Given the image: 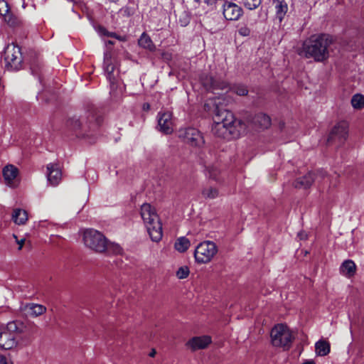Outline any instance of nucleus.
Listing matches in <instances>:
<instances>
[{
    "mask_svg": "<svg viewBox=\"0 0 364 364\" xmlns=\"http://www.w3.org/2000/svg\"><path fill=\"white\" fill-rule=\"evenodd\" d=\"M213 125L212 132L218 137L225 139L237 138L245 133V124L239 119H236L233 114L224 109H221L215 102L213 104Z\"/></svg>",
    "mask_w": 364,
    "mask_h": 364,
    "instance_id": "f257e3e1",
    "label": "nucleus"
},
{
    "mask_svg": "<svg viewBox=\"0 0 364 364\" xmlns=\"http://www.w3.org/2000/svg\"><path fill=\"white\" fill-rule=\"evenodd\" d=\"M102 122V116L97 113L96 108L92 107L84 114L69 117L66 127L77 137H85L90 135V132H95Z\"/></svg>",
    "mask_w": 364,
    "mask_h": 364,
    "instance_id": "f03ea898",
    "label": "nucleus"
},
{
    "mask_svg": "<svg viewBox=\"0 0 364 364\" xmlns=\"http://www.w3.org/2000/svg\"><path fill=\"white\" fill-rule=\"evenodd\" d=\"M332 43L333 38L328 35H313L304 41L299 54L314 58L316 62H323L329 57V47Z\"/></svg>",
    "mask_w": 364,
    "mask_h": 364,
    "instance_id": "7ed1b4c3",
    "label": "nucleus"
},
{
    "mask_svg": "<svg viewBox=\"0 0 364 364\" xmlns=\"http://www.w3.org/2000/svg\"><path fill=\"white\" fill-rule=\"evenodd\" d=\"M140 215L151 240L159 242L163 236L162 224L155 208L149 203H144L141 206Z\"/></svg>",
    "mask_w": 364,
    "mask_h": 364,
    "instance_id": "20e7f679",
    "label": "nucleus"
},
{
    "mask_svg": "<svg viewBox=\"0 0 364 364\" xmlns=\"http://www.w3.org/2000/svg\"><path fill=\"white\" fill-rule=\"evenodd\" d=\"M21 332V329L16 321L7 323L6 326L0 327V348L9 350L17 344V336Z\"/></svg>",
    "mask_w": 364,
    "mask_h": 364,
    "instance_id": "39448f33",
    "label": "nucleus"
},
{
    "mask_svg": "<svg viewBox=\"0 0 364 364\" xmlns=\"http://www.w3.org/2000/svg\"><path fill=\"white\" fill-rule=\"evenodd\" d=\"M272 343L276 347L289 349L294 339L291 331L284 324L276 325L270 333Z\"/></svg>",
    "mask_w": 364,
    "mask_h": 364,
    "instance_id": "423d86ee",
    "label": "nucleus"
},
{
    "mask_svg": "<svg viewBox=\"0 0 364 364\" xmlns=\"http://www.w3.org/2000/svg\"><path fill=\"white\" fill-rule=\"evenodd\" d=\"M107 240L102 233L94 229H87L83 234L85 245L98 253L105 252Z\"/></svg>",
    "mask_w": 364,
    "mask_h": 364,
    "instance_id": "0eeeda50",
    "label": "nucleus"
},
{
    "mask_svg": "<svg viewBox=\"0 0 364 364\" xmlns=\"http://www.w3.org/2000/svg\"><path fill=\"white\" fill-rule=\"evenodd\" d=\"M217 252L218 247L215 243L206 240L197 245L194 251V257L196 262L205 264L210 262Z\"/></svg>",
    "mask_w": 364,
    "mask_h": 364,
    "instance_id": "6e6552de",
    "label": "nucleus"
},
{
    "mask_svg": "<svg viewBox=\"0 0 364 364\" xmlns=\"http://www.w3.org/2000/svg\"><path fill=\"white\" fill-rule=\"evenodd\" d=\"M4 60L8 69L19 70L23 62L21 48L14 44L9 45L4 51Z\"/></svg>",
    "mask_w": 364,
    "mask_h": 364,
    "instance_id": "1a4fd4ad",
    "label": "nucleus"
},
{
    "mask_svg": "<svg viewBox=\"0 0 364 364\" xmlns=\"http://www.w3.org/2000/svg\"><path fill=\"white\" fill-rule=\"evenodd\" d=\"M223 14L228 21H237L242 15V9L236 4L230 1H225L223 4Z\"/></svg>",
    "mask_w": 364,
    "mask_h": 364,
    "instance_id": "9d476101",
    "label": "nucleus"
},
{
    "mask_svg": "<svg viewBox=\"0 0 364 364\" xmlns=\"http://www.w3.org/2000/svg\"><path fill=\"white\" fill-rule=\"evenodd\" d=\"M158 125L160 128V131L166 134H171L173 130L172 113L169 111L159 112Z\"/></svg>",
    "mask_w": 364,
    "mask_h": 364,
    "instance_id": "9b49d317",
    "label": "nucleus"
},
{
    "mask_svg": "<svg viewBox=\"0 0 364 364\" xmlns=\"http://www.w3.org/2000/svg\"><path fill=\"white\" fill-rule=\"evenodd\" d=\"M348 127L346 122H338L331 130L328 138L330 142L338 139L341 142L345 141L348 136Z\"/></svg>",
    "mask_w": 364,
    "mask_h": 364,
    "instance_id": "f8f14e48",
    "label": "nucleus"
},
{
    "mask_svg": "<svg viewBox=\"0 0 364 364\" xmlns=\"http://www.w3.org/2000/svg\"><path fill=\"white\" fill-rule=\"evenodd\" d=\"M201 82L203 87L208 91H214L216 90H225L228 87L226 82L219 80L212 75H204L201 77Z\"/></svg>",
    "mask_w": 364,
    "mask_h": 364,
    "instance_id": "ddd939ff",
    "label": "nucleus"
},
{
    "mask_svg": "<svg viewBox=\"0 0 364 364\" xmlns=\"http://www.w3.org/2000/svg\"><path fill=\"white\" fill-rule=\"evenodd\" d=\"M185 138L187 142L195 146H200L205 142L202 134L195 128L189 127L186 129Z\"/></svg>",
    "mask_w": 364,
    "mask_h": 364,
    "instance_id": "4468645a",
    "label": "nucleus"
},
{
    "mask_svg": "<svg viewBox=\"0 0 364 364\" xmlns=\"http://www.w3.org/2000/svg\"><path fill=\"white\" fill-rule=\"evenodd\" d=\"M314 180V173L309 172L303 176L296 178L293 183V186L297 189H307L311 186Z\"/></svg>",
    "mask_w": 364,
    "mask_h": 364,
    "instance_id": "2eb2a0df",
    "label": "nucleus"
},
{
    "mask_svg": "<svg viewBox=\"0 0 364 364\" xmlns=\"http://www.w3.org/2000/svg\"><path fill=\"white\" fill-rule=\"evenodd\" d=\"M48 181L52 186H56L61 180V171L58 164H49L47 165Z\"/></svg>",
    "mask_w": 364,
    "mask_h": 364,
    "instance_id": "dca6fc26",
    "label": "nucleus"
},
{
    "mask_svg": "<svg viewBox=\"0 0 364 364\" xmlns=\"http://www.w3.org/2000/svg\"><path fill=\"white\" fill-rule=\"evenodd\" d=\"M211 343V338L208 336L194 337L191 339L187 345L193 350L205 348Z\"/></svg>",
    "mask_w": 364,
    "mask_h": 364,
    "instance_id": "f3484780",
    "label": "nucleus"
},
{
    "mask_svg": "<svg viewBox=\"0 0 364 364\" xmlns=\"http://www.w3.org/2000/svg\"><path fill=\"white\" fill-rule=\"evenodd\" d=\"M272 3L276 11V18L282 22L288 11L287 4L284 0H272Z\"/></svg>",
    "mask_w": 364,
    "mask_h": 364,
    "instance_id": "a211bd4d",
    "label": "nucleus"
},
{
    "mask_svg": "<svg viewBox=\"0 0 364 364\" xmlns=\"http://www.w3.org/2000/svg\"><path fill=\"white\" fill-rule=\"evenodd\" d=\"M23 309L27 315L35 317L42 315L46 311L44 306L33 303L26 304Z\"/></svg>",
    "mask_w": 364,
    "mask_h": 364,
    "instance_id": "6ab92c4d",
    "label": "nucleus"
},
{
    "mask_svg": "<svg viewBox=\"0 0 364 364\" xmlns=\"http://www.w3.org/2000/svg\"><path fill=\"white\" fill-rule=\"evenodd\" d=\"M252 124L261 129H267L271 124L270 117L264 113L256 114L252 118Z\"/></svg>",
    "mask_w": 364,
    "mask_h": 364,
    "instance_id": "aec40b11",
    "label": "nucleus"
},
{
    "mask_svg": "<svg viewBox=\"0 0 364 364\" xmlns=\"http://www.w3.org/2000/svg\"><path fill=\"white\" fill-rule=\"evenodd\" d=\"M201 163L203 164L205 168V175L215 181H218V175L219 174V170L215 166H212L210 164V161L209 160L203 159L202 156H200Z\"/></svg>",
    "mask_w": 364,
    "mask_h": 364,
    "instance_id": "412c9836",
    "label": "nucleus"
},
{
    "mask_svg": "<svg viewBox=\"0 0 364 364\" xmlns=\"http://www.w3.org/2000/svg\"><path fill=\"white\" fill-rule=\"evenodd\" d=\"M12 220L18 225H25L28 220V214L25 210L21 208H15L13 211Z\"/></svg>",
    "mask_w": 364,
    "mask_h": 364,
    "instance_id": "4be33fe9",
    "label": "nucleus"
},
{
    "mask_svg": "<svg viewBox=\"0 0 364 364\" xmlns=\"http://www.w3.org/2000/svg\"><path fill=\"white\" fill-rule=\"evenodd\" d=\"M355 264L350 259L344 261L340 267V272L343 275L348 277L353 276L355 272Z\"/></svg>",
    "mask_w": 364,
    "mask_h": 364,
    "instance_id": "5701e85b",
    "label": "nucleus"
},
{
    "mask_svg": "<svg viewBox=\"0 0 364 364\" xmlns=\"http://www.w3.org/2000/svg\"><path fill=\"white\" fill-rule=\"evenodd\" d=\"M18 174V168L13 165H7L3 169V176L6 183H11Z\"/></svg>",
    "mask_w": 364,
    "mask_h": 364,
    "instance_id": "b1692460",
    "label": "nucleus"
},
{
    "mask_svg": "<svg viewBox=\"0 0 364 364\" xmlns=\"http://www.w3.org/2000/svg\"><path fill=\"white\" fill-rule=\"evenodd\" d=\"M316 353L319 356H325L330 353V343L324 340H319L315 345Z\"/></svg>",
    "mask_w": 364,
    "mask_h": 364,
    "instance_id": "393cba45",
    "label": "nucleus"
},
{
    "mask_svg": "<svg viewBox=\"0 0 364 364\" xmlns=\"http://www.w3.org/2000/svg\"><path fill=\"white\" fill-rule=\"evenodd\" d=\"M138 43L141 47L147 49L149 51H154L156 50V46L151 41V38L145 33H142L140 38L139 39Z\"/></svg>",
    "mask_w": 364,
    "mask_h": 364,
    "instance_id": "a878e982",
    "label": "nucleus"
},
{
    "mask_svg": "<svg viewBox=\"0 0 364 364\" xmlns=\"http://www.w3.org/2000/svg\"><path fill=\"white\" fill-rule=\"evenodd\" d=\"M114 65L111 63V60L107 58V55H105V60H104V70L107 75V79L110 82H113L114 80Z\"/></svg>",
    "mask_w": 364,
    "mask_h": 364,
    "instance_id": "bb28decb",
    "label": "nucleus"
},
{
    "mask_svg": "<svg viewBox=\"0 0 364 364\" xmlns=\"http://www.w3.org/2000/svg\"><path fill=\"white\" fill-rule=\"evenodd\" d=\"M203 197L205 199H215L219 196V191L215 187L207 186L201 191Z\"/></svg>",
    "mask_w": 364,
    "mask_h": 364,
    "instance_id": "cd10ccee",
    "label": "nucleus"
},
{
    "mask_svg": "<svg viewBox=\"0 0 364 364\" xmlns=\"http://www.w3.org/2000/svg\"><path fill=\"white\" fill-rule=\"evenodd\" d=\"M191 243L188 238L186 237H181L176 240L174 246L177 251L184 252L188 249Z\"/></svg>",
    "mask_w": 364,
    "mask_h": 364,
    "instance_id": "c85d7f7f",
    "label": "nucleus"
},
{
    "mask_svg": "<svg viewBox=\"0 0 364 364\" xmlns=\"http://www.w3.org/2000/svg\"><path fill=\"white\" fill-rule=\"evenodd\" d=\"M107 254L119 255L122 252V247L117 243L106 241V250Z\"/></svg>",
    "mask_w": 364,
    "mask_h": 364,
    "instance_id": "c756f323",
    "label": "nucleus"
},
{
    "mask_svg": "<svg viewBox=\"0 0 364 364\" xmlns=\"http://www.w3.org/2000/svg\"><path fill=\"white\" fill-rule=\"evenodd\" d=\"M176 21L182 27L186 26L191 21L189 14L185 11L180 12L177 16Z\"/></svg>",
    "mask_w": 364,
    "mask_h": 364,
    "instance_id": "7c9ffc66",
    "label": "nucleus"
},
{
    "mask_svg": "<svg viewBox=\"0 0 364 364\" xmlns=\"http://www.w3.org/2000/svg\"><path fill=\"white\" fill-rule=\"evenodd\" d=\"M9 11V9L7 3L4 1H0V15L6 17V15L8 14ZM6 21H7L8 23L11 26H14L16 23L15 20H12L11 17H9V19L6 18Z\"/></svg>",
    "mask_w": 364,
    "mask_h": 364,
    "instance_id": "2f4dec72",
    "label": "nucleus"
},
{
    "mask_svg": "<svg viewBox=\"0 0 364 364\" xmlns=\"http://www.w3.org/2000/svg\"><path fill=\"white\" fill-rule=\"evenodd\" d=\"M352 106L355 109H361L364 107V96L356 94L351 100Z\"/></svg>",
    "mask_w": 364,
    "mask_h": 364,
    "instance_id": "473e14b6",
    "label": "nucleus"
},
{
    "mask_svg": "<svg viewBox=\"0 0 364 364\" xmlns=\"http://www.w3.org/2000/svg\"><path fill=\"white\" fill-rule=\"evenodd\" d=\"M231 90L239 96H245L248 93L247 87L242 84L234 85L231 87Z\"/></svg>",
    "mask_w": 364,
    "mask_h": 364,
    "instance_id": "72a5a7b5",
    "label": "nucleus"
},
{
    "mask_svg": "<svg viewBox=\"0 0 364 364\" xmlns=\"http://www.w3.org/2000/svg\"><path fill=\"white\" fill-rule=\"evenodd\" d=\"M241 3L246 9L254 10L261 4L262 0H241Z\"/></svg>",
    "mask_w": 364,
    "mask_h": 364,
    "instance_id": "f704fd0d",
    "label": "nucleus"
},
{
    "mask_svg": "<svg viewBox=\"0 0 364 364\" xmlns=\"http://www.w3.org/2000/svg\"><path fill=\"white\" fill-rule=\"evenodd\" d=\"M30 69L32 75L35 76H40L41 63L38 61V60H34L32 63H31Z\"/></svg>",
    "mask_w": 364,
    "mask_h": 364,
    "instance_id": "c9c22d12",
    "label": "nucleus"
},
{
    "mask_svg": "<svg viewBox=\"0 0 364 364\" xmlns=\"http://www.w3.org/2000/svg\"><path fill=\"white\" fill-rule=\"evenodd\" d=\"M189 274V269L186 266L181 267L176 272V276L178 279H185Z\"/></svg>",
    "mask_w": 364,
    "mask_h": 364,
    "instance_id": "e433bc0d",
    "label": "nucleus"
},
{
    "mask_svg": "<svg viewBox=\"0 0 364 364\" xmlns=\"http://www.w3.org/2000/svg\"><path fill=\"white\" fill-rule=\"evenodd\" d=\"M238 33L242 36H248L250 34V30L247 27L243 26L238 29Z\"/></svg>",
    "mask_w": 364,
    "mask_h": 364,
    "instance_id": "4c0bfd02",
    "label": "nucleus"
},
{
    "mask_svg": "<svg viewBox=\"0 0 364 364\" xmlns=\"http://www.w3.org/2000/svg\"><path fill=\"white\" fill-rule=\"evenodd\" d=\"M100 31L102 35L107 36H111V37H116V34L114 33H109L108 32L105 28H100Z\"/></svg>",
    "mask_w": 364,
    "mask_h": 364,
    "instance_id": "58836bf2",
    "label": "nucleus"
},
{
    "mask_svg": "<svg viewBox=\"0 0 364 364\" xmlns=\"http://www.w3.org/2000/svg\"><path fill=\"white\" fill-rule=\"evenodd\" d=\"M13 236L16 240L17 244L19 245L18 250H21L23 248V246L24 245L25 239H21V240H18L17 238V236L16 235H14Z\"/></svg>",
    "mask_w": 364,
    "mask_h": 364,
    "instance_id": "ea45409f",
    "label": "nucleus"
},
{
    "mask_svg": "<svg viewBox=\"0 0 364 364\" xmlns=\"http://www.w3.org/2000/svg\"><path fill=\"white\" fill-rule=\"evenodd\" d=\"M161 57L166 62L171 60V54L167 52L162 53Z\"/></svg>",
    "mask_w": 364,
    "mask_h": 364,
    "instance_id": "a19ab883",
    "label": "nucleus"
},
{
    "mask_svg": "<svg viewBox=\"0 0 364 364\" xmlns=\"http://www.w3.org/2000/svg\"><path fill=\"white\" fill-rule=\"evenodd\" d=\"M298 237L300 240H306L307 238V235L305 232H299L298 234Z\"/></svg>",
    "mask_w": 364,
    "mask_h": 364,
    "instance_id": "79ce46f5",
    "label": "nucleus"
},
{
    "mask_svg": "<svg viewBox=\"0 0 364 364\" xmlns=\"http://www.w3.org/2000/svg\"><path fill=\"white\" fill-rule=\"evenodd\" d=\"M6 358L4 356L0 355V363H1V364L6 363Z\"/></svg>",
    "mask_w": 364,
    "mask_h": 364,
    "instance_id": "37998d69",
    "label": "nucleus"
},
{
    "mask_svg": "<svg viewBox=\"0 0 364 364\" xmlns=\"http://www.w3.org/2000/svg\"><path fill=\"white\" fill-rule=\"evenodd\" d=\"M302 364H316L313 360H306Z\"/></svg>",
    "mask_w": 364,
    "mask_h": 364,
    "instance_id": "c03bdc74",
    "label": "nucleus"
},
{
    "mask_svg": "<svg viewBox=\"0 0 364 364\" xmlns=\"http://www.w3.org/2000/svg\"><path fill=\"white\" fill-rule=\"evenodd\" d=\"M150 108V105L148 103H144L143 105V109L144 110H149Z\"/></svg>",
    "mask_w": 364,
    "mask_h": 364,
    "instance_id": "a18cd8bd",
    "label": "nucleus"
},
{
    "mask_svg": "<svg viewBox=\"0 0 364 364\" xmlns=\"http://www.w3.org/2000/svg\"><path fill=\"white\" fill-rule=\"evenodd\" d=\"M194 1L198 4L204 3L207 5V2L205 1V0H194Z\"/></svg>",
    "mask_w": 364,
    "mask_h": 364,
    "instance_id": "49530a36",
    "label": "nucleus"
},
{
    "mask_svg": "<svg viewBox=\"0 0 364 364\" xmlns=\"http://www.w3.org/2000/svg\"><path fill=\"white\" fill-rule=\"evenodd\" d=\"M155 354H156V351H155L154 350H153L150 353L149 355H150L151 357H154V356L155 355Z\"/></svg>",
    "mask_w": 364,
    "mask_h": 364,
    "instance_id": "de8ad7c7",
    "label": "nucleus"
},
{
    "mask_svg": "<svg viewBox=\"0 0 364 364\" xmlns=\"http://www.w3.org/2000/svg\"><path fill=\"white\" fill-rule=\"evenodd\" d=\"M113 43H113V41H107V44L113 45Z\"/></svg>",
    "mask_w": 364,
    "mask_h": 364,
    "instance_id": "09e8293b",
    "label": "nucleus"
},
{
    "mask_svg": "<svg viewBox=\"0 0 364 364\" xmlns=\"http://www.w3.org/2000/svg\"><path fill=\"white\" fill-rule=\"evenodd\" d=\"M205 107H209V106H210V104H209V103H207V104H205Z\"/></svg>",
    "mask_w": 364,
    "mask_h": 364,
    "instance_id": "8fccbe9b",
    "label": "nucleus"
}]
</instances>
